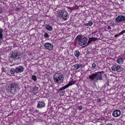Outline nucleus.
I'll return each mask as SVG.
<instances>
[{
	"label": "nucleus",
	"instance_id": "obj_3",
	"mask_svg": "<svg viewBox=\"0 0 125 125\" xmlns=\"http://www.w3.org/2000/svg\"><path fill=\"white\" fill-rule=\"evenodd\" d=\"M68 13L66 11H62L60 10L59 11L58 16L62 20L65 21L67 19Z\"/></svg>",
	"mask_w": 125,
	"mask_h": 125
},
{
	"label": "nucleus",
	"instance_id": "obj_43",
	"mask_svg": "<svg viewBox=\"0 0 125 125\" xmlns=\"http://www.w3.org/2000/svg\"><path fill=\"white\" fill-rule=\"evenodd\" d=\"M17 10H19V9L18 8H17Z\"/></svg>",
	"mask_w": 125,
	"mask_h": 125
},
{
	"label": "nucleus",
	"instance_id": "obj_34",
	"mask_svg": "<svg viewBox=\"0 0 125 125\" xmlns=\"http://www.w3.org/2000/svg\"><path fill=\"white\" fill-rule=\"evenodd\" d=\"M107 83H106L107 84V85H109V81L108 80H107Z\"/></svg>",
	"mask_w": 125,
	"mask_h": 125
},
{
	"label": "nucleus",
	"instance_id": "obj_11",
	"mask_svg": "<svg viewBox=\"0 0 125 125\" xmlns=\"http://www.w3.org/2000/svg\"><path fill=\"white\" fill-rule=\"evenodd\" d=\"M45 105V103L42 101H39L38 102L37 107L38 108H41L44 107Z\"/></svg>",
	"mask_w": 125,
	"mask_h": 125
},
{
	"label": "nucleus",
	"instance_id": "obj_23",
	"mask_svg": "<svg viewBox=\"0 0 125 125\" xmlns=\"http://www.w3.org/2000/svg\"><path fill=\"white\" fill-rule=\"evenodd\" d=\"M32 79L34 81H36L37 80L36 76L35 75H33L32 76Z\"/></svg>",
	"mask_w": 125,
	"mask_h": 125
},
{
	"label": "nucleus",
	"instance_id": "obj_1",
	"mask_svg": "<svg viewBox=\"0 0 125 125\" xmlns=\"http://www.w3.org/2000/svg\"><path fill=\"white\" fill-rule=\"evenodd\" d=\"M53 79L55 82L60 84L63 82L64 77L62 74L59 73H56L53 75Z\"/></svg>",
	"mask_w": 125,
	"mask_h": 125
},
{
	"label": "nucleus",
	"instance_id": "obj_30",
	"mask_svg": "<svg viewBox=\"0 0 125 125\" xmlns=\"http://www.w3.org/2000/svg\"><path fill=\"white\" fill-rule=\"evenodd\" d=\"M1 70L2 72H4L5 71V70L4 68H2L1 69Z\"/></svg>",
	"mask_w": 125,
	"mask_h": 125
},
{
	"label": "nucleus",
	"instance_id": "obj_44",
	"mask_svg": "<svg viewBox=\"0 0 125 125\" xmlns=\"http://www.w3.org/2000/svg\"><path fill=\"white\" fill-rule=\"evenodd\" d=\"M70 85H72V84H70Z\"/></svg>",
	"mask_w": 125,
	"mask_h": 125
},
{
	"label": "nucleus",
	"instance_id": "obj_13",
	"mask_svg": "<svg viewBox=\"0 0 125 125\" xmlns=\"http://www.w3.org/2000/svg\"><path fill=\"white\" fill-rule=\"evenodd\" d=\"M97 39L96 38H94V37L90 38L89 39V41L87 42V45L89 44L92 41L96 40Z\"/></svg>",
	"mask_w": 125,
	"mask_h": 125
},
{
	"label": "nucleus",
	"instance_id": "obj_21",
	"mask_svg": "<svg viewBox=\"0 0 125 125\" xmlns=\"http://www.w3.org/2000/svg\"><path fill=\"white\" fill-rule=\"evenodd\" d=\"M73 66L75 68L77 69H78L80 68L79 64H76L73 65Z\"/></svg>",
	"mask_w": 125,
	"mask_h": 125
},
{
	"label": "nucleus",
	"instance_id": "obj_8",
	"mask_svg": "<svg viewBox=\"0 0 125 125\" xmlns=\"http://www.w3.org/2000/svg\"><path fill=\"white\" fill-rule=\"evenodd\" d=\"M45 48L49 50H52L53 49V46L50 43L47 42L44 44Z\"/></svg>",
	"mask_w": 125,
	"mask_h": 125
},
{
	"label": "nucleus",
	"instance_id": "obj_4",
	"mask_svg": "<svg viewBox=\"0 0 125 125\" xmlns=\"http://www.w3.org/2000/svg\"><path fill=\"white\" fill-rule=\"evenodd\" d=\"M17 87V84L15 83H13L7 87V89L11 93L15 94L17 91L16 89Z\"/></svg>",
	"mask_w": 125,
	"mask_h": 125
},
{
	"label": "nucleus",
	"instance_id": "obj_10",
	"mask_svg": "<svg viewBox=\"0 0 125 125\" xmlns=\"http://www.w3.org/2000/svg\"><path fill=\"white\" fill-rule=\"evenodd\" d=\"M24 68L21 66L17 67L15 68V72L17 73H20L22 72L24 70Z\"/></svg>",
	"mask_w": 125,
	"mask_h": 125
},
{
	"label": "nucleus",
	"instance_id": "obj_40",
	"mask_svg": "<svg viewBox=\"0 0 125 125\" xmlns=\"http://www.w3.org/2000/svg\"><path fill=\"white\" fill-rule=\"evenodd\" d=\"M87 53L88 54H90V53L88 51H87Z\"/></svg>",
	"mask_w": 125,
	"mask_h": 125
},
{
	"label": "nucleus",
	"instance_id": "obj_32",
	"mask_svg": "<svg viewBox=\"0 0 125 125\" xmlns=\"http://www.w3.org/2000/svg\"><path fill=\"white\" fill-rule=\"evenodd\" d=\"M122 34L125 33V30L122 31L121 32Z\"/></svg>",
	"mask_w": 125,
	"mask_h": 125
},
{
	"label": "nucleus",
	"instance_id": "obj_37",
	"mask_svg": "<svg viewBox=\"0 0 125 125\" xmlns=\"http://www.w3.org/2000/svg\"><path fill=\"white\" fill-rule=\"evenodd\" d=\"M119 35H118V34H115V37H117L118 36H119Z\"/></svg>",
	"mask_w": 125,
	"mask_h": 125
},
{
	"label": "nucleus",
	"instance_id": "obj_14",
	"mask_svg": "<svg viewBox=\"0 0 125 125\" xmlns=\"http://www.w3.org/2000/svg\"><path fill=\"white\" fill-rule=\"evenodd\" d=\"M117 62L118 63L122 64L123 63V59L121 57L117 59Z\"/></svg>",
	"mask_w": 125,
	"mask_h": 125
},
{
	"label": "nucleus",
	"instance_id": "obj_7",
	"mask_svg": "<svg viewBox=\"0 0 125 125\" xmlns=\"http://www.w3.org/2000/svg\"><path fill=\"white\" fill-rule=\"evenodd\" d=\"M113 116L115 117H116L119 116L121 114V111L118 110H115L112 113Z\"/></svg>",
	"mask_w": 125,
	"mask_h": 125
},
{
	"label": "nucleus",
	"instance_id": "obj_16",
	"mask_svg": "<svg viewBox=\"0 0 125 125\" xmlns=\"http://www.w3.org/2000/svg\"><path fill=\"white\" fill-rule=\"evenodd\" d=\"M45 28L46 30L49 31H51L52 29V27L50 25H48L46 26Z\"/></svg>",
	"mask_w": 125,
	"mask_h": 125
},
{
	"label": "nucleus",
	"instance_id": "obj_24",
	"mask_svg": "<svg viewBox=\"0 0 125 125\" xmlns=\"http://www.w3.org/2000/svg\"><path fill=\"white\" fill-rule=\"evenodd\" d=\"M112 69L113 71H116V66H113L112 67Z\"/></svg>",
	"mask_w": 125,
	"mask_h": 125
},
{
	"label": "nucleus",
	"instance_id": "obj_26",
	"mask_svg": "<svg viewBox=\"0 0 125 125\" xmlns=\"http://www.w3.org/2000/svg\"><path fill=\"white\" fill-rule=\"evenodd\" d=\"M114 24V23L113 22H111L110 23L109 25L111 26H113L115 25Z\"/></svg>",
	"mask_w": 125,
	"mask_h": 125
},
{
	"label": "nucleus",
	"instance_id": "obj_29",
	"mask_svg": "<svg viewBox=\"0 0 125 125\" xmlns=\"http://www.w3.org/2000/svg\"><path fill=\"white\" fill-rule=\"evenodd\" d=\"M3 37L2 34V33H0V39H2V37Z\"/></svg>",
	"mask_w": 125,
	"mask_h": 125
},
{
	"label": "nucleus",
	"instance_id": "obj_6",
	"mask_svg": "<svg viewBox=\"0 0 125 125\" xmlns=\"http://www.w3.org/2000/svg\"><path fill=\"white\" fill-rule=\"evenodd\" d=\"M69 86V84H67L64 86L62 87L59 89L58 93L60 94V95H63L64 94L65 91H62V90L68 87Z\"/></svg>",
	"mask_w": 125,
	"mask_h": 125
},
{
	"label": "nucleus",
	"instance_id": "obj_22",
	"mask_svg": "<svg viewBox=\"0 0 125 125\" xmlns=\"http://www.w3.org/2000/svg\"><path fill=\"white\" fill-rule=\"evenodd\" d=\"M10 72L12 74H14L16 72L15 70L13 68H12L10 70Z\"/></svg>",
	"mask_w": 125,
	"mask_h": 125
},
{
	"label": "nucleus",
	"instance_id": "obj_5",
	"mask_svg": "<svg viewBox=\"0 0 125 125\" xmlns=\"http://www.w3.org/2000/svg\"><path fill=\"white\" fill-rule=\"evenodd\" d=\"M87 39L86 37H84L80 40L79 45L81 46L85 45L87 43Z\"/></svg>",
	"mask_w": 125,
	"mask_h": 125
},
{
	"label": "nucleus",
	"instance_id": "obj_9",
	"mask_svg": "<svg viewBox=\"0 0 125 125\" xmlns=\"http://www.w3.org/2000/svg\"><path fill=\"white\" fill-rule=\"evenodd\" d=\"M115 20L118 22L124 21L125 20V17L123 15L119 16L116 18Z\"/></svg>",
	"mask_w": 125,
	"mask_h": 125
},
{
	"label": "nucleus",
	"instance_id": "obj_25",
	"mask_svg": "<svg viewBox=\"0 0 125 125\" xmlns=\"http://www.w3.org/2000/svg\"><path fill=\"white\" fill-rule=\"evenodd\" d=\"M44 36L45 37L48 38L49 37L48 34L47 33H45Z\"/></svg>",
	"mask_w": 125,
	"mask_h": 125
},
{
	"label": "nucleus",
	"instance_id": "obj_42",
	"mask_svg": "<svg viewBox=\"0 0 125 125\" xmlns=\"http://www.w3.org/2000/svg\"><path fill=\"white\" fill-rule=\"evenodd\" d=\"M100 125H104L102 124H101Z\"/></svg>",
	"mask_w": 125,
	"mask_h": 125
},
{
	"label": "nucleus",
	"instance_id": "obj_2",
	"mask_svg": "<svg viewBox=\"0 0 125 125\" xmlns=\"http://www.w3.org/2000/svg\"><path fill=\"white\" fill-rule=\"evenodd\" d=\"M102 74L99 72L93 74L89 76L90 81H93L94 82H97L98 79L102 80Z\"/></svg>",
	"mask_w": 125,
	"mask_h": 125
},
{
	"label": "nucleus",
	"instance_id": "obj_17",
	"mask_svg": "<svg viewBox=\"0 0 125 125\" xmlns=\"http://www.w3.org/2000/svg\"><path fill=\"white\" fill-rule=\"evenodd\" d=\"M93 24V23L91 21H90L87 23H86L84 24V25L86 26H91Z\"/></svg>",
	"mask_w": 125,
	"mask_h": 125
},
{
	"label": "nucleus",
	"instance_id": "obj_41",
	"mask_svg": "<svg viewBox=\"0 0 125 125\" xmlns=\"http://www.w3.org/2000/svg\"><path fill=\"white\" fill-rule=\"evenodd\" d=\"M121 0L123 2H124V0Z\"/></svg>",
	"mask_w": 125,
	"mask_h": 125
},
{
	"label": "nucleus",
	"instance_id": "obj_28",
	"mask_svg": "<svg viewBox=\"0 0 125 125\" xmlns=\"http://www.w3.org/2000/svg\"><path fill=\"white\" fill-rule=\"evenodd\" d=\"M82 108V106H78V109H79V110H81Z\"/></svg>",
	"mask_w": 125,
	"mask_h": 125
},
{
	"label": "nucleus",
	"instance_id": "obj_19",
	"mask_svg": "<svg viewBox=\"0 0 125 125\" xmlns=\"http://www.w3.org/2000/svg\"><path fill=\"white\" fill-rule=\"evenodd\" d=\"M82 37L81 35H78L77 37L75 39L76 41L78 42L80 40L82 39Z\"/></svg>",
	"mask_w": 125,
	"mask_h": 125
},
{
	"label": "nucleus",
	"instance_id": "obj_36",
	"mask_svg": "<svg viewBox=\"0 0 125 125\" xmlns=\"http://www.w3.org/2000/svg\"><path fill=\"white\" fill-rule=\"evenodd\" d=\"M101 100L100 99H98L97 100V101L98 102H100L101 101Z\"/></svg>",
	"mask_w": 125,
	"mask_h": 125
},
{
	"label": "nucleus",
	"instance_id": "obj_39",
	"mask_svg": "<svg viewBox=\"0 0 125 125\" xmlns=\"http://www.w3.org/2000/svg\"><path fill=\"white\" fill-rule=\"evenodd\" d=\"M1 8H0V13L1 14L2 13V11H1Z\"/></svg>",
	"mask_w": 125,
	"mask_h": 125
},
{
	"label": "nucleus",
	"instance_id": "obj_20",
	"mask_svg": "<svg viewBox=\"0 0 125 125\" xmlns=\"http://www.w3.org/2000/svg\"><path fill=\"white\" fill-rule=\"evenodd\" d=\"M80 54V53L79 51H76L74 52V55L75 56L77 57H79Z\"/></svg>",
	"mask_w": 125,
	"mask_h": 125
},
{
	"label": "nucleus",
	"instance_id": "obj_35",
	"mask_svg": "<svg viewBox=\"0 0 125 125\" xmlns=\"http://www.w3.org/2000/svg\"><path fill=\"white\" fill-rule=\"evenodd\" d=\"M106 125H113L111 123H108L106 124Z\"/></svg>",
	"mask_w": 125,
	"mask_h": 125
},
{
	"label": "nucleus",
	"instance_id": "obj_33",
	"mask_svg": "<svg viewBox=\"0 0 125 125\" xmlns=\"http://www.w3.org/2000/svg\"><path fill=\"white\" fill-rule=\"evenodd\" d=\"M79 64L80 67H81V68H82L83 66V65H82L80 64Z\"/></svg>",
	"mask_w": 125,
	"mask_h": 125
},
{
	"label": "nucleus",
	"instance_id": "obj_38",
	"mask_svg": "<svg viewBox=\"0 0 125 125\" xmlns=\"http://www.w3.org/2000/svg\"><path fill=\"white\" fill-rule=\"evenodd\" d=\"M122 33L121 32L119 33L118 34V35H122Z\"/></svg>",
	"mask_w": 125,
	"mask_h": 125
},
{
	"label": "nucleus",
	"instance_id": "obj_18",
	"mask_svg": "<svg viewBox=\"0 0 125 125\" xmlns=\"http://www.w3.org/2000/svg\"><path fill=\"white\" fill-rule=\"evenodd\" d=\"M116 70L117 72H120L122 70V69L120 66H116Z\"/></svg>",
	"mask_w": 125,
	"mask_h": 125
},
{
	"label": "nucleus",
	"instance_id": "obj_31",
	"mask_svg": "<svg viewBox=\"0 0 125 125\" xmlns=\"http://www.w3.org/2000/svg\"><path fill=\"white\" fill-rule=\"evenodd\" d=\"M3 32V30L1 29L0 28V33H2Z\"/></svg>",
	"mask_w": 125,
	"mask_h": 125
},
{
	"label": "nucleus",
	"instance_id": "obj_12",
	"mask_svg": "<svg viewBox=\"0 0 125 125\" xmlns=\"http://www.w3.org/2000/svg\"><path fill=\"white\" fill-rule=\"evenodd\" d=\"M10 56L11 58H15L18 57V55L17 53L13 52L10 54Z\"/></svg>",
	"mask_w": 125,
	"mask_h": 125
},
{
	"label": "nucleus",
	"instance_id": "obj_27",
	"mask_svg": "<svg viewBox=\"0 0 125 125\" xmlns=\"http://www.w3.org/2000/svg\"><path fill=\"white\" fill-rule=\"evenodd\" d=\"M92 67L93 68H94L96 66V64L95 63H93L92 64Z\"/></svg>",
	"mask_w": 125,
	"mask_h": 125
},
{
	"label": "nucleus",
	"instance_id": "obj_15",
	"mask_svg": "<svg viewBox=\"0 0 125 125\" xmlns=\"http://www.w3.org/2000/svg\"><path fill=\"white\" fill-rule=\"evenodd\" d=\"M32 91L34 94H36L38 92V88L37 87H35L33 88Z\"/></svg>",
	"mask_w": 125,
	"mask_h": 125
}]
</instances>
